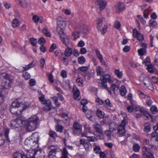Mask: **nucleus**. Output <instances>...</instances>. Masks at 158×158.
<instances>
[{
    "label": "nucleus",
    "mask_w": 158,
    "mask_h": 158,
    "mask_svg": "<svg viewBox=\"0 0 158 158\" xmlns=\"http://www.w3.org/2000/svg\"><path fill=\"white\" fill-rule=\"evenodd\" d=\"M57 32L60 35V37L61 35H65L64 33V31L66 26L65 23L62 20H59L57 22Z\"/></svg>",
    "instance_id": "obj_7"
},
{
    "label": "nucleus",
    "mask_w": 158,
    "mask_h": 158,
    "mask_svg": "<svg viewBox=\"0 0 158 158\" xmlns=\"http://www.w3.org/2000/svg\"><path fill=\"white\" fill-rule=\"evenodd\" d=\"M53 76L52 73H50L48 77V79L50 82L51 83H53L54 82V81L53 79Z\"/></svg>",
    "instance_id": "obj_61"
},
{
    "label": "nucleus",
    "mask_w": 158,
    "mask_h": 158,
    "mask_svg": "<svg viewBox=\"0 0 158 158\" xmlns=\"http://www.w3.org/2000/svg\"><path fill=\"white\" fill-rule=\"evenodd\" d=\"M21 117L19 116L15 118L14 120H12L10 124V126L13 129L20 127L25 121L21 119Z\"/></svg>",
    "instance_id": "obj_6"
},
{
    "label": "nucleus",
    "mask_w": 158,
    "mask_h": 158,
    "mask_svg": "<svg viewBox=\"0 0 158 158\" xmlns=\"http://www.w3.org/2000/svg\"><path fill=\"white\" fill-rule=\"evenodd\" d=\"M144 130L146 132H148L150 131L151 128L149 125L148 123H145L144 125Z\"/></svg>",
    "instance_id": "obj_45"
},
{
    "label": "nucleus",
    "mask_w": 158,
    "mask_h": 158,
    "mask_svg": "<svg viewBox=\"0 0 158 158\" xmlns=\"http://www.w3.org/2000/svg\"><path fill=\"white\" fill-rule=\"evenodd\" d=\"M151 111L153 114H155L158 111L156 107L154 106H152L150 108Z\"/></svg>",
    "instance_id": "obj_51"
},
{
    "label": "nucleus",
    "mask_w": 158,
    "mask_h": 158,
    "mask_svg": "<svg viewBox=\"0 0 158 158\" xmlns=\"http://www.w3.org/2000/svg\"><path fill=\"white\" fill-rule=\"evenodd\" d=\"M0 81H1V85L3 88L8 89L11 87L13 83V80L6 73H2L0 74Z\"/></svg>",
    "instance_id": "obj_4"
},
{
    "label": "nucleus",
    "mask_w": 158,
    "mask_h": 158,
    "mask_svg": "<svg viewBox=\"0 0 158 158\" xmlns=\"http://www.w3.org/2000/svg\"><path fill=\"white\" fill-rule=\"evenodd\" d=\"M35 150H30L28 151L25 155L26 158H35Z\"/></svg>",
    "instance_id": "obj_17"
},
{
    "label": "nucleus",
    "mask_w": 158,
    "mask_h": 158,
    "mask_svg": "<svg viewBox=\"0 0 158 158\" xmlns=\"http://www.w3.org/2000/svg\"><path fill=\"white\" fill-rule=\"evenodd\" d=\"M133 35L134 37L137 38V39L139 41H143L144 39L143 35L139 33L137 29H134L133 30Z\"/></svg>",
    "instance_id": "obj_14"
},
{
    "label": "nucleus",
    "mask_w": 158,
    "mask_h": 158,
    "mask_svg": "<svg viewBox=\"0 0 158 158\" xmlns=\"http://www.w3.org/2000/svg\"><path fill=\"white\" fill-rule=\"evenodd\" d=\"M117 125L114 122L110 123L109 126V129L111 132H113L116 129Z\"/></svg>",
    "instance_id": "obj_24"
},
{
    "label": "nucleus",
    "mask_w": 158,
    "mask_h": 158,
    "mask_svg": "<svg viewBox=\"0 0 158 158\" xmlns=\"http://www.w3.org/2000/svg\"><path fill=\"white\" fill-rule=\"evenodd\" d=\"M79 30L78 32L75 31L72 34L73 37V39L75 40L77 38L79 37V34L80 33Z\"/></svg>",
    "instance_id": "obj_44"
},
{
    "label": "nucleus",
    "mask_w": 158,
    "mask_h": 158,
    "mask_svg": "<svg viewBox=\"0 0 158 158\" xmlns=\"http://www.w3.org/2000/svg\"><path fill=\"white\" fill-rule=\"evenodd\" d=\"M95 51L98 58L99 60L103 58L102 55L101 54L100 51L98 50L97 49H95Z\"/></svg>",
    "instance_id": "obj_46"
},
{
    "label": "nucleus",
    "mask_w": 158,
    "mask_h": 158,
    "mask_svg": "<svg viewBox=\"0 0 158 158\" xmlns=\"http://www.w3.org/2000/svg\"><path fill=\"white\" fill-rule=\"evenodd\" d=\"M45 40L44 38L43 37L40 38L38 40V43L40 45H42L44 44L45 43Z\"/></svg>",
    "instance_id": "obj_60"
},
{
    "label": "nucleus",
    "mask_w": 158,
    "mask_h": 158,
    "mask_svg": "<svg viewBox=\"0 0 158 158\" xmlns=\"http://www.w3.org/2000/svg\"><path fill=\"white\" fill-rule=\"evenodd\" d=\"M23 76L26 80H27L30 78L31 76L27 72H25L23 73Z\"/></svg>",
    "instance_id": "obj_50"
},
{
    "label": "nucleus",
    "mask_w": 158,
    "mask_h": 158,
    "mask_svg": "<svg viewBox=\"0 0 158 158\" xmlns=\"http://www.w3.org/2000/svg\"><path fill=\"white\" fill-rule=\"evenodd\" d=\"M39 118L36 115L31 116L24 123L28 131H34L37 127L39 124Z\"/></svg>",
    "instance_id": "obj_3"
},
{
    "label": "nucleus",
    "mask_w": 158,
    "mask_h": 158,
    "mask_svg": "<svg viewBox=\"0 0 158 158\" xmlns=\"http://www.w3.org/2000/svg\"><path fill=\"white\" fill-rule=\"evenodd\" d=\"M111 132L110 130H107L105 132V134L108 137V139H111V134L110 132Z\"/></svg>",
    "instance_id": "obj_59"
},
{
    "label": "nucleus",
    "mask_w": 158,
    "mask_h": 158,
    "mask_svg": "<svg viewBox=\"0 0 158 158\" xmlns=\"http://www.w3.org/2000/svg\"><path fill=\"white\" fill-rule=\"evenodd\" d=\"M93 126L96 132L98 133L99 134L102 133V127L98 123H96V124L94 125Z\"/></svg>",
    "instance_id": "obj_19"
},
{
    "label": "nucleus",
    "mask_w": 158,
    "mask_h": 158,
    "mask_svg": "<svg viewBox=\"0 0 158 158\" xmlns=\"http://www.w3.org/2000/svg\"><path fill=\"white\" fill-rule=\"evenodd\" d=\"M96 114L97 116L100 118H103L104 117V112L99 109L97 110Z\"/></svg>",
    "instance_id": "obj_26"
},
{
    "label": "nucleus",
    "mask_w": 158,
    "mask_h": 158,
    "mask_svg": "<svg viewBox=\"0 0 158 158\" xmlns=\"http://www.w3.org/2000/svg\"><path fill=\"white\" fill-rule=\"evenodd\" d=\"M62 156L61 157V158H68V152L65 148H63V151L62 152Z\"/></svg>",
    "instance_id": "obj_37"
},
{
    "label": "nucleus",
    "mask_w": 158,
    "mask_h": 158,
    "mask_svg": "<svg viewBox=\"0 0 158 158\" xmlns=\"http://www.w3.org/2000/svg\"><path fill=\"white\" fill-rule=\"evenodd\" d=\"M42 31L43 34L49 37H50L51 34L47 28H43L42 29Z\"/></svg>",
    "instance_id": "obj_40"
},
{
    "label": "nucleus",
    "mask_w": 158,
    "mask_h": 158,
    "mask_svg": "<svg viewBox=\"0 0 158 158\" xmlns=\"http://www.w3.org/2000/svg\"><path fill=\"white\" fill-rule=\"evenodd\" d=\"M3 91L0 89V103H2L4 101V95Z\"/></svg>",
    "instance_id": "obj_36"
},
{
    "label": "nucleus",
    "mask_w": 158,
    "mask_h": 158,
    "mask_svg": "<svg viewBox=\"0 0 158 158\" xmlns=\"http://www.w3.org/2000/svg\"><path fill=\"white\" fill-rule=\"evenodd\" d=\"M143 154L145 155L148 152H149V150L146 147H144L142 149Z\"/></svg>",
    "instance_id": "obj_55"
},
{
    "label": "nucleus",
    "mask_w": 158,
    "mask_h": 158,
    "mask_svg": "<svg viewBox=\"0 0 158 158\" xmlns=\"http://www.w3.org/2000/svg\"><path fill=\"white\" fill-rule=\"evenodd\" d=\"M146 104L148 106H150L152 103V102L150 98L149 97H147V98L146 99Z\"/></svg>",
    "instance_id": "obj_49"
},
{
    "label": "nucleus",
    "mask_w": 158,
    "mask_h": 158,
    "mask_svg": "<svg viewBox=\"0 0 158 158\" xmlns=\"http://www.w3.org/2000/svg\"><path fill=\"white\" fill-rule=\"evenodd\" d=\"M39 100L43 104H45L47 101L44 98V96L43 95L39 97Z\"/></svg>",
    "instance_id": "obj_48"
},
{
    "label": "nucleus",
    "mask_w": 158,
    "mask_h": 158,
    "mask_svg": "<svg viewBox=\"0 0 158 158\" xmlns=\"http://www.w3.org/2000/svg\"><path fill=\"white\" fill-rule=\"evenodd\" d=\"M73 127V133L76 135H80L82 131V127L81 125L76 122L74 123Z\"/></svg>",
    "instance_id": "obj_12"
},
{
    "label": "nucleus",
    "mask_w": 158,
    "mask_h": 158,
    "mask_svg": "<svg viewBox=\"0 0 158 158\" xmlns=\"http://www.w3.org/2000/svg\"><path fill=\"white\" fill-rule=\"evenodd\" d=\"M48 134L50 137L53 139L56 138L57 137L56 133L52 131H50L49 132Z\"/></svg>",
    "instance_id": "obj_34"
},
{
    "label": "nucleus",
    "mask_w": 158,
    "mask_h": 158,
    "mask_svg": "<svg viewBox=\"0 0 158 158\" xmlns=\"http://www.w3.org/2000/svg\"><path fill=\"white\" fill-rule=\"evenodd\" d=\"M4 134H0V146L3 145L5 141L6 138L9 140L8 134L9 132V129L8 128H3Z\"/></svg>",
    "instance_id": "obj_10"
},
{
    "label": "nucleus",
    "mask_w": 158,
    "mask_h": 158,
    "mask_svg": "<svg viewBox=\"0 0 158 158\" xmlns=\"http://www.w3.org/2000/svg\"><path fill=\"white\" fill-rule=\"evenodd\" d=\"M3 5L6 9H9L11 7V5L7 2H3Z\"/></svg>",
    "instance_id": "obj_57"
},
{
    "label": "nucleus",
    "mask_w": 158,
    "mask_h": 158,
    "mask_svg": "<svg viewBox=\"0 0 158 158\" xmlns=\"http://www.w3.org/2000/svg\"><path fill=\"white\" fill-rule=\"evenodd\" d=\"M96 72L98 76H100V77L103 75H101L103 73V70L100 66H98L96 69ZM105 75H104L105 76ZM101 79V77L100 78Z\"/></svg>",
    "instance_id": "obj_31"
},
{
    "label": "nucleus",
    "mask_w": 158,
    "mask_h": 158,
    "mask_svg": "<svg viewBox=\"0 0 158 158\" xmlns=\"http://www.w3.org/2000/svg\"><path fill=\"white\" fill-rule=\"evenodd\" d=\"M135 109L136 111H139L142 113L143 115L148 119H152V116L143 107L138 106L136 107Z\"/></svg>",
    "instance_id": "obj_13"
},
{
    "label": "nucleus",
    "mask_w": 158,
    "mask_h": 158,
    "mask_svg": "<svg viewBox=\"0 0 158 158\" xmlns=\"http://www.w3.org/2000/svg\"><path fill=\"white\" fill-rule=\"evenodd\" d=\"M60 38L61 41L66 47H71L72 46V43L67 35H61Z\"/></svg>",
    "instance_id": "obj_11"
},
{
    "label": "nucleus",
    "mask_w": 158,
    "mask_h": 158,
    "mask_svg": "<svg viewBox=\"0 0 158 158\" xmlns=\"http://www.w3.org/2000/svg\"><path fill=\"white\" fill-rule=\"evenodd\" d=\"M17 4L20 5L21 7L26 8L27 6V3L25 0H15Z\"/></svg>",
    "instance_id": "obj_23"
},
{
    "label": "nucleus",
    "mask_w": 158,
    "mask_h": 158,
    "mask_svg": "<svg viewBox=\"0 0 158 158\" xmlns=\"http://www.w3.org/2000/svg\"><path fill=\"white\" fill-rule=\"evenodd\" d=\"M105 22V19L104 18L98 19L97 20V29L100 31H102L103 34L105 33V31L107 28V26L105 25L104 27H102L103 23Z\"/></svg>",
    "instance_id": "obj_9"
},
{
    "label": "nucleus",
    "mask_w": 158,
    "mask_h": 158,
    "mask_svg": "<svg viewBox=\"0 0 158 158\" xmlns=\"http://www.w3.org/2000/svg\"><path fill=\"white\" fill-rule=\"evenodd\" d=\"M68 48L66 49L65 51L64 54L66 56H69L72 54V51L70 48Z\"/></svg>",
    "instance_id": "obj_29"
},
{
    "label": "nucleus",
    "mask_w": 158,
    "mask_h": 158,
    "mask_svg": "<svg viewBox=\"0 0 158 158\" xmlns=\"http://www.w3.org/2000/svg\"><path fill=\"white\" fill-rule=\"evenodd\" d=\"M119 91L122 96H123L126 95L127 91L124 86H122L120 87Z\"/></svg>",
    "instance_id": "obj_27"
},
{
    "label": "nucleus",
    "mask_w": 158,
    "mask_h": 158,
    "mask_svg": "<svg viewBox=\"0 0 158 158\" xmlns=\"http://www.w3.org/2000/svg\"><path fill=\"white\" fill-rule=\"evenodd\" d=\"M84 146L85 150L87 151H89V150L90 148H91L92 145L89 142H87Z\"/></svg>",
    "instance_id": "obj_47"
},
{
    "label": "nucleus",
    "mask_w": 158,
    "mask_h": 158,
    "mask_svg": "<svg viewBox=\"0 0 158 158\" xmlns=\"http://www.w3.org/2000/svg\"><path fill=\"white\" fill-rule=\"evenodd\" d=\"M98 2L99 3V7L100 10H103L106 5V2L102 0H98Z\"/></svg>",
    "instance_id": "obj_21"
},
{
    "label": "nucleus",
    "mask_w": 158,
    "mask_h": 158,
    "mask_svg": "<svg viewBox=\"0 0 158 158\" xmlns=\"http://www.w3.org/2000/svg\"><path fill=\"white\" fill-rule=\"evenodd\" d=\"M56 48V44H53L51 46L49 49V52H52Z\"/></svg>",
    "instance_id": "obj_63"
},
{
    "label": "nucleus",
    "mask_w": 158,
    "mask_h": 158,
    "mask_svg": "<svg viewBox=\"0 0 158 158\" xmlns=\"http://www.w3.org/2000/svg\"><path fill=\"white\" fill-rule=\"evenodd\" d=\"M86 52V49L85 48L82 47L80 49V53L81 54H85Z\"/></svg>",
    "instance_id": "obj_62"
},
{
    "label": "nucleus",
    "mask_w": 158,
    "mask_h": 158,
    "mask_svg": "<svg viewBox=\"0 0 158 158\" xmlns=\"http://www.w3.org/2000/svg\"><path fill=\"white\" fill-rule=\"evenodd\" d=\"M63 86L64 88L66 89L70 88V86L69 80H66L64 82Z\"/></svg>",
    "instance_id": "obj_35"
},
{
    "label": "nucleus",
    "mask_w": 158,
    "mask_h": 158,
    "mask_svg": "<svg viewBox=\"0 0 158 158\" xmlns=\"http://www.w3.org/2000/svg\"><path fill=\"white\" fill-rule=\"evenodd\" d=\"M45 106L43 107L44 110L46 111L51 110L53 107L52 105L51 102L50 100H47Z\"/></svg>",
    "instance_id": "obj_15"
},
{
    "label": "nucleus",
    "mask_w": 158,
    "mask_h": 158,
    "mask_svg": "<svg viewBox=\"0 0 158 158\" xmlns=\"http://www.w3.org/2000/svg\"><path fill=\"white\" fill-rule=\"evenodd\" d=\"M93 150L94 153L98 154H99L102 151V149L100 147L97 145H95L94 147Z\"/></svg>",
    "instance_id": "obj_28"
},
{
    "label": "nucleus",
    "mask_w": 158,
    "mask_h": 158,
    "mask_svg": "<svg viewBox=\"0 0 158 158\" xmlns=\"http://www.w3.org/2000/svg\"><path fill=\"white\" fill-rule=\"evenodd\" d=\"M30 42L31 44L33 46H35L36 45V43L37 42V40L36 39H35L34 38H31L30 39Z\"/></svg>",
    "instance_id": "obj_56"
},
{
    "label": "nucleus",
    "mask_w": 158,
    "mask_h": 158,
    "mask_svg": "<svg viewBox=\"0 0 158 158\" xmlns=\"http://www.w3.org/2000/svg\"><path fill=\"white\" fill-rule=\"evenodd\" d=\"M140 149V147L139 145L137 143H134L133 146V149L134 151L135 152H138Z\"/></svg>",
    "instance_id": "obj_33"
},
{
    "label": "nucleus",
    "mask_w": 158,
    "mask_h": 158,
    "mask_svg": "<svg viewBox=\"0 0 158 158\" xmlns=\"http://www.w3.org/2000/svg\"><path fill=\"white\" fill-rule=\"evenodd\" d=\"M101 80L102 81L101 85L102 87L103 88L106 89L110 94L112 95V94L113 93L112 91L114 94L116 93L117 92H118L119 87L116 85L112 84L110 88L107 87L106 83L107 82H108L110 83H112V81L110 79V76L109 74H107L105 76H102L101 77Z\"/></svg>",
    "instance_id": "obj_2"
},
{
    "label": "nucleus",
    "mask_w": 158,
    "mask_h": 158,
    "mask_svg": "<svg viewBox=\"0 0 158 158\" xmlns=\"http://www.w3.org/2000/svg\"><path fill=\"white\" fill-rule=\"evenodd\" d=\"M19 24V21L17 19H14L12 23V26L14 27H17Z\"/></svg>",
    "instance_id": "obj_41"
},
{
    "label": "nucleus",
    "mask_w": 158,
    "mask_h": 158,
    "mask_svg": "<svg viewBox=\"0 0 158 158\" xmlns=\"http://www.w3.org/2000/svg\"><path fill=\"white\" fill-rule=\"evenodd\" d=\"M35 158H44L45 156L44 152L41 150H35Z\"/></svg>",
    "instance_id": "obj_16"
},
{
    "label": "nucleus",
    "mask_w": 158,
    "mask_h": 158,
    "mask_svg": "<svg viewBox=\"0 0 158 158\" xmlns=\"http://www.w3.org/2000/svg\"><path fill=\"white\" fill-rule=\"evenodd\" d=\"M143 63L145 66H146L147 65L150 64L149 59L148 58H147L143 60Z\"/></svg>",
    "instance_id": "obj_58"
},
{
    "label": "nucleus",
    "mask_w": 158,
    "mask_h": 158,
    "mask_svg": "<svg viewBox=\"0 0 158 158\" xmlns=\"http://www.w3.org/2000/svg\"><path fill=\"white\" fill-rule=\"evenodd\" d=\"M152 138H156V140L158 141V133L156 131L151 134Z\"/></svg>",
    "instance_id": "obj_54"
},
{
    "label": "nucleus",
    "mask_w": 158,
    "mask_h": 158,
    "mask_svg": "<svg viewBox=\"0 0 158 158\" xmlns=\"http://www.w3.org/2000/svg\"><path fill=\"white\" fill-rule=\"evenodd\" d=\"M14 158H26L25 155L23 153L16 152L13 154Z\"/></svg>",
    "instance_id": "obj_22"
},
{
    "label": "nucleus",
    "mask_w": 158,
    "mask_h": 158,
    "mask_svg": "<svg viewBox=\"0 0 158 158\" xmlns=\"http://www.w3.org/2000/svg\"><path fill=\"white\" fill-rule=\"evenodd\" d=\"M139 92V94L140 96V97L141 98H144L146 99L147 98V97H148V96H147L145 95L144 93L143 92L139 91L138 92Z\"/></svg>",
    "instance_id": "obj_53"
},
{
    "label": "nucleus",
    "mask_w": 158,
    "mask_h": 158,
    "mask_svg": "<svg viewBox=\"0 0 158 158\" xmlns=\"http://www.w3.org/2000/svg\"><path fill=\"white\" fill-rule=\"evenodd\" d=\"M73 92L74 98L76 99H79L78 98L79 96L80 91L76 85H74L73 86Z\"/></svg>",
    "instance_id": "obj_18"
},
{
    "label": "nucleus",
    "mask_w": 158,
    "mask_h": 158,
    "mask_svg": "<svg viewBox=\"0 0 158 158\" xmlns=\"http://www.w3.org/2000/svg\"><path fill=\"white\" fill-rule=\"evenodd\" d=\"M81 27V29H79L80 33H83L84 34H87L89 31V27L87 25H82Z\"/></svg>",
    "instance_id": "obj_20"
},
{
    "label": "nucleus",
    "mask_w": 158,
    "mask_h": 158,
    "mask_svg": "<svg viewBox=\"0 0 158 158\" xmlns=\"http://www.w3.org/2000/svg\"><path fill=\"white\" fill-rule=\"evenodd\" d=\"M64 127L62 125H60L58 124L56 126V129L57 131L60 132V133L63 132Z\"/></svg>",
    "instance_id": "obj_39"
},
{
    "label": "nucleus",
    "mask_w": 158,
    "mask_h": 158,
    "mask_svg": "<svg viewBox=\"0 0 158 158\" xmlns=\"http://www.w3.org/2000/svg\"><path fill=\"white\" fill-rule=\"evenodd\" d=\"M87 139L90 142H94L97 140V139L96 137L94 136H88L87 137Z\"/></svg>",
    "instance_id": "obj_52"
},
{
    "label": "nucleus",
    "mask_w": 158,
    "mask_h": 158,
    "mask_svg": "<svg viewBox=\"0 0 158 158\" xmlns=\"http://www.w3.org/2000/svg\"><path fill=\"white\" fill-rule=\"evenodd\" d=\"M114 73L117 77L119 78H122L123 76V72L119 71V69H116Z\"/></svg>",
    "instance_id": "obj_32"
},
{
    "label": "nucleus",
    "mask_w": 158,
    "mask_h": 158,
    "mask_svg": "<svg viewBox=\"0 0 158 158\" xmlns=\"http://www.w3.org/2000/svg\"><path fill=\"white\" fill-rule=\"evenodd\" d=\"M128 123V121L124 118L122 121L120 125L118 127V133L122 136L125 135V127Z\"/></svg>",
    "instance_id": "obj_8"
},
{
    "label": "nucleus",
    "mask_w": 158,
    "mask_h": 158,
    "mask_svg": "<svg viewBox=\"0 0 158 158\" xmlns=\"http://www.w3.org/2000/svg\"><path fill=\"white\" fill-rule=\"evenodd\" d=\"M20 100V99H18L12 103L10 109V112L12 114L19 115L23 110L29 106L30 105L27 102L22 103Z\"/></svg>",
    "instance_id": "obj_1"
},
{
    "label": "nucleus",
    "mask_w": 158,
    "mask_h": 158,
    "mask_svg": "<svg viewBox=\"0 0 158 158\" xmlns=\"http://www.w3.org/2000/svg\"><path fill=\"white\" fill-rule=\"evenodd\" d=\"M125 8L124 5L122 3H119L117 4L116 9L117 11H120Z\"/></svg>",
    "instance_id": "obj_25"
},
{
    "label": "nucleus",
    "mask_w": 158,
    "mask_h": 158,
    "mask_svg": "<svg viewBox=\"0 0 158 158\" xmlns=\"http://www.w3.org/2000/svg\"><path fill=\"white\" fill-rule=\"evenodd\" d=\"M86 117L89 120L93 122L94 121V119L93 118V116L90 112H88L86 114Z\"/></svg>",
    "instance_id": "obj_42"
},
{
    "label": "nucleus",
    "mask_w": 158,
    "mask_h": 158,
    "mask_svg": "<svg viewBox=\"0 0 158 158\" xmlns=\"http://www.w3.org/2000/svg\"><path fill=\"white\" fill-rule=\"evenodd\" d=\"M39 138L38 133L37 132L34 133L31 136L26 139L25 144L29 147L34 146L38 143Z\"/></svg>",
    "instance_id": "obj_5"
},
{
    "label": "nucleus",
    "mask_w": 158,
    "mask_h": 158,
    "mask_svg": "<svg viewBox=\"0 0 158 158\" xmlns=\"http://www.w3.org/2000/svg\"><path fill=\"white\" fill-rule=\"evenodd\" d=\"M78 63L79 64H83L85 61V59L82 56L79 57L77 60Z\"/></svg>",
    "instance_id": "obj_38"
},
{
    "label": "nucleus",
    "mask_w": 158,
    "mask_h": 158,
    "mask_svg": "<svg viewBox=\"0 0 158 158\" xmlns=\"http://www.w3.org/2000/svg\"><path fill=\"white\" fill-rule=\"evenodd\" d=\"M138 52L140 56H142L146 54V50H145L144 49L140 48L138 50Z\"/></svg>",
    "instance_id": "obj_43"
},
{
    "label": "nucleus",
    "mask_w": 158,
    "mask_h": 158,
    "mask_svg": "<svg viewBox=\"0 0 158 158\" xmlns=\"http://www.w3.org/2000/svg\"><path fill=\"white\" fill-rule=\"evenodd\" d=\"M35 64H34L33 61H32L27 65H25L23 67L24 70H27L34 67Z\"/></svg>",
    "instance_id": "obj_30"
},
{
    "label": "nucleus",
    "mask_w": 158,
    "mask_h": 158,
    "mask_svg": "<svg viewBox=\"0 0 158 158\" xmlns=\"http://www.w3.org/2000/svg\"><path fill=\"white\" fill-rule=\"evenodd\" d=\"M145 156L146 158H154L153 154L150 152L147 153Z\"/></svg>",
    "instance_id": "obj_64"
}]
</instances>
